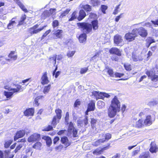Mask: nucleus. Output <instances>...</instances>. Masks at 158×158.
Here are the masks:
<instances>
[{
	"mask_svg": "<svg viewBox=\"0 0 158 158\" xmlns=\"http://www.w3.org/2000/svg\"><path fill=\"white\" fill-rule=\"evenodd\" d=\"M120 102L116 96L112 99L111 104L108 109V116L111 118L114 117L117 112L120 110Z\"/></svg>",
	"mask_w": 158,
	"mask_h": 158,
	"instance_id": "nucleus-1",
	"label": "nucleus"
},
{
	"mask_svg": "<svg viewBox=\"0 0 158 158\" xmlns=\"http://www.w3.org/2000/svg\"><path fill=\"white\" fill-rule=\"evenodd\" d=\"M77 26L83 33L87 34L92 31V27L91 24L88 23H78Z\"/></svg>",
	"mask_w": 158,
	"mask_h": 158,
	"instance_id": "nucleus-2",
	"label": "nucleus"
},
{
	"mask_svg": "<svg viewBox=\"0 0 158 158\" xmlns=\"http://www.w3.org/2000/svg\"><path fill=\"white\" fill-rule=\"evenodd\" d=\"M77 130L74 127L73 123L72 122H70L68 127L67 136L70 138L72 137L75 138L77 137Z\"/></svg>",
	"mask_w": 158,
	"mask_h": 158,
	"instance_id": "nucleus-3",
	"label": "nucleus"
},
{
	"mask_svg": "<svg viewBox=\"0 0 158 158\" xmlns=\"http://www.w3.org/2000/svg\"><path fill=\"white\" fill-rule=\"evenodd\" d=\"M137 35V31L135 29H133L131 32H129L126 34L125 37L127 40L129 41H132L135 40Z\"/></svg>",
	"mask_w": 158,
	"mask_h": 158,
	"instance_id": "nucleus-4",
	"label": "nucleus"
},
{
	"mask_svg": "<svg viewBox=\"0 0 158 158\" xmlns=\"http://www.w3.org/2000/svg\"><path fill=\"white\" fill-rule=\"evenodd\" d=\"M39 25L37 24L33 27L30 28L29 31H30V33L31 35L33 34H37L40 31L42 30L47 26H43L41 28L36 29L39 27Z\"/></svg>",
	"mask_w": 158,
	"mask_h": 158,
	"instance_id": "nucleus-5",
	"label": "nucleus"
},
{
	"mask_svg": "<svg viewBox=\"0 0 158 158\" xmlns=\"http://www.w3.org/2000/svg\"><path fill=\"white\" fill-rule=\"evenodd\" d=\"M137 31V33L142 37H146L148 35V32L144 28L142 27H140L137 29H135Z\"/></svg>",
	"mask_w": 158,
	"mask_h": 158,
	"instance_id": "nucleus-6",
	"label": "nucleus"
},
{
	"mask_svg": "<svg viewBox=\"0 0 158 158\" xmlns=\"http://www.w3.org/2000/svg\"><path fill=\"white\" fill-rule=\"evenodd\" d=\"M153 114L154 115L152 116V118L150 115L147 116L146 119L144 122V123L145 125H150L152 124V121H154L155 120V114H156V113L154 112Z\"/></svg>",
	"mask_w": 158,
	"mask_h": 158,
	"instance_id": "nucleus-7",
	"label": "nucleus"
},
{
	"mask_svg": "<svg viewBox=\"0 0 158 158\" xmlns=\"http://www.w3.org/2000/svg\"><path fill=\"white\" fill-rule=\"evenodd\" d=\"M146 74L148 77H150L152 81H156L158 80V75L155 74L153 71H147Z\"/></svg>",
	"mask_w": 158,
	"mask_h": 158,
	"instance_id": "nucleus-8",
	"label": "nucleus"
},
{
	"mask_svg": "<svg viewBox=\"0 0 158 158\" xmlns=\"http://www.w3.org/2000/svg\"><path fill=\"white\" fill-rule=\"evenodd\" d=\"M40 134L35 133L31 135L28 139V141L29 142H35L39 140L40 139Z\"/></svg>",
	"mask_w": 158,
	"mask_h": 158,
	"instance_id": "nucleus-9",
	"label": "nucleus"
},
{
	"mask_svg": "<svg viewBox=\"0 0 158 158\" xmlns=\"http://www.w3.org/2000/svg\"><path fill=\"white\" fill-rule=\"evenodd\" d=\"M60 142L64 145L65 148L69 146L71 143V142L70 141H69L67 137L65 136H64L61 138Z\"/></svg>",
	"mask_w": 158,
	"mask_h": 158,
	"instance_id": "nucleus-10",
	"label": "nucleus"
},
{
	"mask_svg": "<svg viewBox=\"0 0 158 158\" xmlns=\"http://www.w3.org/2000/svg\"><path fill=\"white\" fill-rule=\"evenodd\" d=\"M109 52L111 54H114L119 56H121V52L116 48L113 47L110 48L109 50Z\"/></svg>",
	"mask_w": 158,
	"mask_h": 158,
	"instance_id": "nucleus-11",
	"label": "nucleus"
},
{
	"mask_svg": "<svg viewBox=\"0 0 158 158\" xmlns=\"http://www.w3.org/2000/svg\"><path fill=\"white\" fill-rule=\"evenodd\" d=\"M25 134V131L23 130H19L16 133L14 136V140L16 141L18 139L22 137Z\"/></svg>",
	"mask_w": 158,
	"mask_h": 158,
	"instance_id": "nucleus-12",
	"label": "nucleus"
},
{
	"mask_svg": "<svg viewBox=\"0 0 158 158\" xmlns=\"http://www.w3.org/2000/svg\"><path fill=\"white\" fill-rule=\"evenodd\" d=\"M47 76V73L46 72L44 73L43 76L41 77V83L42 85H44L47 84L49 82L48 80V78Z\"/></svg>",
	"mask_w": 158,
	"mask_h": 158,
	"instance_id": "nucleus-13",
	"label": "nucleus"
},
{
	"mask_svg": "<svg viewBox=\"0 0 158 158\" xmlns=\"http://www.w3.org/2000/svg\"><path fill=\"white\" fill-rule=\"evenodd\" d=\"M123 41V39L121 36L119 35H117L114 37V43L117 45H119V44Z\"/></svg>",
	"mask_w": 158,
	"mask_h": 158,
	"instance_id": "nucleus-14",
	"label": "nucleus"
},
{
	"mask_svg": "<svg viewBox=\"0 0 158 158\" xmlns=\"http://www.w3.org/2000/svg\"><path fill=\"white\" fill-rule=\"evenodd\" d=\"M34 110L33 108L27 109L24 112V114L26 116H33L34 114Z\"/></svg>",
	"mask_w": 158,
	"mask_h": 158,
	"instance_id": "nucleus-15",
	"label": "nucleus"
},
{
	"mask_svg": "<svg viewBox=\"0 0 158 158\" xmlns=\"http://www.w3.org/2000/svg\"><path fill=\"white\" fill-rule=\"evenodd\" d=\"M21 86L20 85H18L16 88H12L10 87L7 85L5 86H4V88L5 89H7L9 91H14V92H18L21 89Z\"/></svg>",
	"mask_w": 158,
	"mask_h": 158,
	"instance_id": "nucleus-16",
	"label": "nucleus"
},
{
	"mask_svg": "<svg viewBox=\"0 0 158 158\" xmlns=\"http://www.w3.org/2000/svg\"><path fill=\"white\" fill-rule=\"evenodd\" d=\"M149 150L152 153H156L158 151V148L154 142L151 143Z\"/></svg>",
	"mask_w": 158,
	"mask_h": 158,
	"instance_id": "nucleus-17",
	"label": "nucleus"
},
{
	"mask_svg": "<svg viewBox=\"0 0 158 158\" xmlns=\"http://www.w3.org/2000/svg\"><path fill=\"white\" fill-rule=\"evenodd\" d=\"M86 14L85 12L83 10H81L79 12V15L77 17V19L79 21L82 20L86 16Z\"/></svg>",
	"mask_w": 158,
	"mask_h": 158,
	"instance_id": "nucleus-18",
	"label": "nucleus"
},
{
	"mask_svg": "<svg viewBox=\"0 0 158 158\" xmlns=\"http://www.w3.org/2000/svg\"><path fill=\"white\" fill-rule=\"evenodd\" d=\"M146 45L147 48H149L152 43L155 42V40L152 37H148L146 40Z\"/></svg>",
	"mask_w": 158,
	"mask_h": 158,
	"instance_id": "nucleus-19",
	"label": "nucleus"
},
{
	"mask_svg": "<svg viewBox=\"0 0 158 158\" xmlns=\"http://www.w3.org/2000/svg\"><path fill=\"white\" fill-rule=\"evenodd\" d=\"M95 108V103L93 102H91L88 105L87 110L88 111H94Z\"/></svg>",
	"mask_w": 158,
	"mask_h": 158,
	"instance_id": "nucleus-20",
	"label": "nucleus"
},
{
	"mask_svg": "<svg viewBox=\"0 0 158 158\" xmlns=\"http://www.w3.org/2000/svg\"><path fill=\"white\" fill-rule=\"evenodd\" d=\"M42 139L46 141V144L48 147H50L51 146L52 143V140L50 137L44 136L42 137Z\"/></svg>",
	"mask_w": 158,
	"mask_h": 158,
	"instance_id": "nucleus-21",
	"label": "nucleus"
},
{
	"mask_svg": "<svg viewBox=\"0 0 158 158\" xmlns=\"http://www.w3.org/2000/svg\"><path fill=\"white\" fill-rule=\"evenodd\" d=\"M90 2L94 7H98L101 4V1L99 0H91Z\"/></svg>",
	"mask_w": 158,
	"mask_h": 158,
	"instance_id": "nucleus-22",
	"label": "nucleus"
},
{
	"mask_svg": "<svg viewBox=\"0 0 158 158\" xmlns=\"http://www.w3.org/2000/svg\"><path fill=\"white\" fill-rule=\"evenodd\" d=\"M15 93L14 91L11 92L5 91L4 92V94L7 98L10 99L12 97L14 93Z\"/></svg>",
	"mask_w": 158,
	"mask_h": 158,
	"instance_id": "nucleus-23",
	"label": "nucleus"
},
{
	"mask_svg": "<svg viewBox=\"0 0 158 158\" xmlns=\"http://www.w3.org/2000/svg\"><path fill=\"white\" fill-rule=\"evenodd\" d=\"M86 37L87 35L86 34L83 33L81 34L79 37V42L81 43H83L85 42L86 40Z\"/></svg>",
	"mask_w": 158,
	"mask_h": 158,
	"instance_id": "nucleus-24",
	"label": "nucleus"
},
{
	"mask_svg": "<svg viewBox=\"0 0 158 158\" xmlns=\"http://www.w3.org/2000/svg\"><path fill=\"white\" fill-rule=\"evenodd\" d=\"M91 25H92V28L94 30H96L98 29V22L97 20H94L91 22Z\"/></svg>",
	"mask_w": 158,
	"mask_h": 158,
	"instance_id": "nucleus-25",
	"label": "nucleus"
},
{
	"mask_svg": "<svg viewBox=\"0 0 158 158\" xmlns=\"http://www.w3.org/2000/svg\"><path fill=\"white\" fill-rule=\"evenodd\" d=\"M105 142V139H100L93 143V145L94 146H97Z\"/></svg>",
	"mask_w": 158,
	"mask_h": 158,
	"instance_id": "nucleus-26",
	"label": "nucleus"
},
{
	"mask_svg": "<svg viewBox=\"0 0 158 158\" xmlns=\"http://www.w3.org/2000/svg\"><path fill=\"white\" fill-rule=\"evenodd\" d=\"M132 59L134 61L136 62L138 61H142L143 60V58L140 55L136 56L133 54Z\"/></svg>",
	"mask_w": 158,
	"mask_h": 158,
	"instance_id": "nucleus-27",
	"label": "nucleus"
},
{
	"mask_svg": "<svg viewBox=\"0 0 158 158\" xmlns=\"http://www.w3.org/2000/svg\"><path fill=\"white\" fill-rule=\"evenodd\" d=\"M149 152H143L141 153L139 156V158H148L149 156Z\"/></svg>",
	"mask_w": 158,
	"mask_h": 158,
	"instance_id": "nucleus-28",
	"label": "nucleus"
},
{
	"mask_svg": "<svg viewBox=\"0 0 158 158\" xmlns=\"http://www.w3.org/2000/svg\"><path fill=\"white\" fill-rule=\"evenodd\" d=\"M55 113L56 114V118H57L59 119H61V118L62 111L60 109H57L55 110Z\"/></svg>",
	"mask_w": 158,
	"mask_h": 158,
	"instance_id": "nucleus-29",
	"label": "nucleus"
},
{
	"mask_svg": "<svg viewBox=\"0 0 158 158\" xmlns=\"http://www.w3.org/2000/svg\"><path fill=\"white\" fill-rule=\"evenodd\" d=\"M158 104V99H154L150 101L148 104L150 106L156 105Z\"/></svg>",
	"mask_w": 158,
	"mask_h": 158,
	"instance_id": "nucleus-30",
	"label": "nucleus"
},
{
	"mask_svg": "<svg viewBox=\"0 0 158 158\" xmlns=\"http://www.w3.org/2000/svg\"><path fill=\"white\" fill-rule=\"evenodd\" d=\"M77 12L75 11L73 12L71 15V18L69 19V21H71L74 20L75 19L77 18Z\"/></svg>",
	"mask_w": 158,
	"mask_h": 158,
	"instance_id": "nucleus-31",
	"label": "nucleus"
},
{
	"mask_svg": "<svg viewBox=\"0 0 158 158\" xmlns=\"http://www.w3.org/2000/svg\"><path fill=\"white\" fill-rule=\"evenodd\" d=\"M14 18H13L11 19V20L10 21L7 26V28L8 29H10L13 27L14 25L15 24V21L13 20Z\"/></svg>",
	"mask_w": 158,
	"mask_h": 158,
	"instance_id": "nucleus-32",
	"label": "nucleus"
},
{
	"mask_svg": "<svg viewBox=\"0 0 158 158\" xmlns=\"http://www.w3.org/2000/svg\"><path fill=\"white\" fill-rule=\"evenodd\" d=\"M101 135L102 136H104L105 138H103L104 139H105V141H107L110 139L111 137V135L110 133H106L104 135V134H102L100 135Z\"/></svg>",
	"mask_w": 158,
	"mask_h": 158,
	"instance_id": "nucleus-33",
	"label": "nucleus"
},
{
	"mask_svg": "<svg viewBox=\"0 0 158 158\" xmlns=\"http://www.w3.org/2000/svg\"><path fill=\"white\" fill-rule=\"evenodd\" d=\"M92 95L94 96L97 99L100 98V94L101 93V92H99L94 90L92 92Z\"/></svg>",
	"mask_w": 158,
	"mask_h": 158,
	"instance_id": "nucleus-34",
	"label": "nucleus"
},
{
	"mask_svg": "<svg viewBox=\"0 0 158 158\" xmlns=\"http://www.w3.org/2000/svg\"><path fill=\"white\" fill-rule=\"evenodd\" d=\"M106 69H107V72L111 77H114V75L113 70L110 68L109 67H106Z\"/></svg>",
	"mask_w": 158,
	"mask_h": 158,
	"instance_id": "nucleus-35",
	"label": "nucleus"
},
{
	"mask_svg": "<svg viewBox=\"0 0 158 158\" xmlns=\"http://www.w3.org/2000/svg\"><path fill=\"white\" fill-rule=\"evenodd\" d=\"M63 32L62 30H58L55 31L54 33V34L56 35V37L58 38H60L61 36V33Z\"/></svg>",
	"mask_w": 158,
	"mask_h": 158,
	"instance_id": "nucleus-36",
	"label": "nucleus"
},
{
	"mask_svg": "<svg viewBox=\"0 0 158 158\" xmlns=\"http://www.w3.org/2000/svg\"><path fill=\"white\" fill-rule=\"evenodd\" d=\"M17 4L20 7L21 9L24 12H28L27 10L25 8L24 5H23V4H22L20 2H19Z\"/></svg>",
	"mask_w": 158,
	"mask_h": 158,
	"instance_id": "nucleus-37",
	"label": "nucleus"
},
{
	"mask_svg": "<svg viewBox=\"0 0 158 158\" xmlns=\"http://www.w3.org/2000/svg\"><path fill=\"white\" fill-rule=\"evenodd\" d=\"M42 17H44V19H45L47 17H48L50 16V13H49L48 10L45 11L42 14Z\"/></svg>",
	"mask_w": 158,
	"mask_h": 158,
	"instance_id": "nucleus-38",
	"label": "nucleus"
},
{
	"mask_svg": "<svg viewBox=\"0 0 158 158\" xmlns=\"http://www.w3.org/2000/svg\"><path fill=\"white\" fill-rule=\"evenodd\" d=\"M26 16L25 15H24L22 16L19 22L18 25H21L23 24L24 22L26 19Z\"/></svg>",
	"mask_w": 158,
	"mask_h": 158,
	"instance_id": "nucleus-39",
	"label": "nucleus"
},
{
	"mask_svg": "<svg viewBox=\"0 0 158 158\" xmlns=\"http://www.w3.org/2000/svg\"><path fill=\"white\" fill-rule=\"evenodd\" d=\"M83 8L86 11H90L92 9V6L89 5L87 4L83 6Z\"/></svg>",
	"mask_w": 158,
	"mask_h": 158,
	"instance_id": "nucleus-40",
	"label": "nucleus"
},
{
	"mask_svg": "<svg viewBox=\"0 0 158 158\" xmlns=\"http://www.w3.org/2000/svg\"><path fill=\"white\" fill-rule=\"evenodd\" d=\"M51 85L50 84L48 85L45 86L44 87V89L43 90V92L44 94H46L48 93L50 89Z\"/></svg>",
	"mask_w": 158,
	"mask_h": 158,
	"instance_id": "nucleus-41",
	"label": "nucleus"
},
{
	"mask_svg": "<svg viewBox=\"0 0 158 158\" xmlns=\"http://www.w3.org/2000/svg\"><path fill=\"white\" fill-rule=\"evenodd\" d=\"M59 123L58 120V122H57L56 121V116H54L53 118L52 121V126L54 127H55L56 126L57 124V123Z\"/></svg>",
	"mask_w": 158,
	"mask_h": 158,
	"instance_id": "nucleus-42",
	"label": "nucleus"
},
{
	"mask_svg": "<svg viewBox=\"0 0 158 158\" xmlns=\"http://www.w3.org/2000/svg\"><path fill=\"white\" fill-rule=\"evenodd\" d=\"M43 98H44L43 96H40L36 98L35 100V103L34 105L36 106H38L39 103H38V100L40 99H41Z\"/></svg>",
	"mask_w": 158,
	"mask_h": 158,
	"instance_id": "nucleus-43",
	"label": "nucleus"
},
{
	"mask_svg": "<svg viewBox=\"0 0 158 158\" xmlns=\"http://www.w3.org/2000/svg\"><path fill=\"white\" fill-rule=\"evenodd\" d=\"M42 144L40 142H38L35 143L33 146V148L36 149H39L41 147Z\"/></svg>",
	"mask_w": 158,
	"mask_h": 158,
	"instance_id": "nucleus-44",
	"label": "nucleus"
},
{
	"mask_svg": "<svg viewBox=\"0 0 158 158\" xmlns=\"http://www.w3.org/2000/svg\"><path fill=\"white\" fill-rule=\"evenodd\" d=\"M70 11V9H67L65 11H64L61 14L60 16V17L61 18H63V17L66 16L69 13Z\"/></svg>",
	"mask_w": 158,
	"mask_h": 158,
	"instance_id": "nucleus-45",
	"label": "nucleus"
},
{
	"mask_svg": "<svg viewBox=\"0 0 158 158\" xmlns=\"http://www.w3.org/2000/svg\"><path fill=\"white\" fill-rule=\"evenodd\" d=\"M100 99H103L104 97L109 98L110 97V95L108 94L105 93L101 92L100 94Z\"/></svg>",
	"mask_w": 158,
	"mask_h": 158,
	"instance_id": "nucleus-46",
	"label": "nucleus"
},
{
	"mask_svg": "<svg viewBox=\"0 0 158 158\" xmlns=\"http://www.w3.org/2000/svg\"><path fill=\"white\" fill-rule=\"evenodd\" d=\"M143 120L142 119H139L137 122H136L135 126L138 128L141 127L142 125Z\"/></svg>",
	"mask_w": 158,
	"mask_h": 158,
	"instance_id": "nucleus-47",
	"label": "nucleus"
},
{
	"mask_svg": "<svg viewBox=\"0 0 158 158\" xmlns=\"http://www.w3.org/2000/svg\"><path fill=\"white\" fill-rule=\"evenodd\" d=\"M56 55H53L52 57H51L49 58V59L50 60V61H53V64L54 66H55L56 61Z\"/></svg>",
	"mask_w": 158,
	"mask_h": 158,
	"instance_id": "nucleus-48",
	"label": "nucleus"
},
{
	"mask_svg": "<svg viewBox=\"0 0 158 158\" xmlns=\"http://www.w3.org/2000/svg\"><path fill=\"white\" fill-rule=\"evenodd\" d=\"M0 64L1 65H3L6 63V61L5 60L3 56L0 55Z\"/></svg>",
	"mask_w": 158,
	"mask_h": 158,
	"instance_id": "nucleus-49",
	"label": "nucleus"
},
{
	"mask_svg": "<svg viewBox=\"0 0 158 158\" xmlns=\"http://www.w3.org/2000/svg\"><path fill=\"white\" fill-rule=\"evenodd\" d=\"M83 122L85 126H89V123L88 121V117L85 115V118L83 119Z\"/></svg>",
	"mask_w": 158,
	"mask_h": 158,
	"instance_id": "nucleus-50",
	"label": "nucleus"
},
{
	"mask_svg": "<svg viewBox=\"0 0 158 158\" xmlns=\"http://www.w3.org/2000/svg\"><path fill=\"white\" fill-rule=\"evenodd\" d=\"M53 129V127L51 125H48L47 127H46L43 130L44 131H49L52 130Z\"/></svg>",
	"mask_w": 158,
	"mask_h": 158,
	"instance_id": "nucleus-51",
	"label": "nucleus"
},
{
	"mask_svg": "<svg viewBox=\"0 0 158 158\" xmlns=\"http://www.w3.org/2000/svg\"><path fill=\"white\" fill-rule=\"evenodd\" d=\"M107 9V6L104 5H102L101 6V9L102 12L104 14H105L106 10Z\"/></svg>",
	"mask_w": 158,
	"mask_h": 158,
	"instance_id": "nucleus-52",
	"label": "nucleus"
},
{
	"mask_svg": "<svg viewBox=\"0 0 158 158\" xmlns=\"http://www.w3.org/2000/svg\"><path fill=\"white\" fill-rule=\"evenodd\" d=\"M98 105L100 106V108H102L104 106L105 103L104 102L101 101H99L98 102Z\"/></svg>",
	"mask_w": 158,
	"mask_h": 158,
	"instance_id": "nucleus-53",
	"label": "nucleus"
},
{
	"mask_svg": "<svg viewBox=\"0 0 158 158\" xmlns=\"http://www.w3.org/2000/svg\"><path fill=\"white\" fill-rule=\"evenodd\" d=\"M118 56L116 55H113L111 57V59L112 60L118 61L119 60V58Z\"/></svg>",
	"mask_w": 158,
	"mask_h": 158,
	"instance_id": "nucleus-54",
	"label": "nucleus"
},
{
	"mask_svg": "<svg viewBox=\"0 0 158 158\" xmlns=\"http://www.w3.org/2000/svg\"><path fill=\"white\" fill-rule=\"evenodd\" d=\"M59 25V23L58 20H55L52 22V26L54 28L58 26Z\"/></svg>",
	"mask_w": 158,
	"mask_h": 158,
	"instance_id": "nucleus-55",
	"label": "nucleus"
},
{
	"mask_svg": "<svg viewBox=\"0 0 158 158\" xmlns=\"http://www.w3.org/2000/svg\"><path fill=\"white\" fill-rule=\"evenodd\" d=\"M124 66L126 70L127 71H130L131 69V65L128 64H124Z\"/></svg>",
	"mask_w": 158,
	"mask_h": 158,
	"instance_id": "nucleus-56",
	"label": "nucleus"
},
{
	"mask_svg": "<svg viewBox=\"0 0 158 158\" xmlns=\"http://www.w3.org/2000/svg\"><path fill=\"white\" fill-rule=\"evenodd\" d=\"M12 141L11 140L6 142L4 144L5 147L6 148H8L12 143Z\"/></svg>",
	"mask_w": 158,
	"mask_h": 158,
	"instance_id": "nucleus-57",
	"label": "nucleus"
},
{
	"mask_svg": "<svg viewBox=\"0 0 158 158\" xmlns=\"http://www.w3.org/2000/svg\"><path fill=\"white\" fill-rule=\"evenodd\" d=\"M75 51H69L67 54V56L68 57H72L75 53Z\"/></svg>",
	"mask_w": 158,
	"mask_h": 158,
	"instance_id": "nucleus-58",
	"label": "nucleus"
},
{
	"mask_svg": "<svg viewBox=\"0 0 158 158\" xmlns=\"http://www.w3.org/2000/svg\"><path fill=\"white\" fill-rule=\"evenodd\" d=\"M89 17L91 19H96L97 18V15L94 13H91L89 15Z\"/></svg>",
	"mask_w": 158,
	"mask_h": 158,
	"instance_id": "nucleus-59",
	"label": "nucleus"
},
{
	"mask_svg": "<svg viewBox=\"0 0 158 158\" xmlns=\"http://www.w3.org/2000/svg\"><path fill=\"white\" fill-rule=\"evenodd\" d=\"M124 74L123 73H120L118 72H116L114 73V75L115 77H121L123 76Z\"/></svg>",
	"mask_w": 158,
	"mask_h": 158,
	"instance_id": "nucleus-60",
	"label": "nucleus"
},
{
	"mask_svg": "<svg viewBox=\"0 0 158 158\" xmlns=\"http://www.w3.org/2000/svg\"><path fill=\"white\" fill-rule=\"evenodd\" d=\"M23 147L22 144H20L16 148L15 150H14V152L15 153H16L18 152L19 150Z\"/></svg>",
	"mask_w": 158,
	"mask_h": 158,
	"instance_id": "nucleus-61",
	"label": "nucleus"
},
{
	"mask_svg": "<svg viewBox=\"0 0 158 158\" xmlns=\"http://www.w3.org/2000/svg\"><path fill=\"white\" fill-rule=\"evenodd\" d=\"M59 140L60 138L59 137L57 136L55 137L53 139V143L54 144H56L57 142L59 141Z\"/></svg>",
	"mask_w": 158,
	"mask_h": 158,
	"instance_id": "nucleus-62",
	"label": "nucleus"
},
{
	"mask_svg": "<svg viewBox=\"0 0 158 158\" xmlns=\"http://www.w3.org/2000/svg\"><path fill=\"white\" fill-rule=\"evenodd\" d=\"M64 146L62 144H60L59 146H56L55 148V149L56 150H58L59 151H60L63 148Z\"/></svg>",
	"mask_w": 158,
	"mask_h": 158,
	"instance_id": "nucleus-63",
	"label": "nucleus"
},
{
	"mask_svg": "<svg viewBox=\"0 0 158 158\" xmlns=\"http://www.w3.org/2000/svg\"><path fill=\"white\" fill-rule=\"evenodd\" d=\"M151 22L155 26H158V19L155 20H151Z\"/></svg>",
	"mask_w": 158,
	"mask_h": 158,
	"instance_id": "nucleus-64",
	"label": "nucleus"
}]
</instances>
